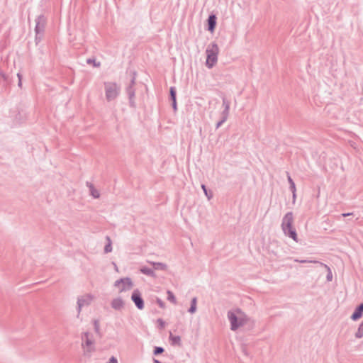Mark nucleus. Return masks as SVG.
<instances>
[{
    "label": "nucleus",
    "mask_w": 363,
    "mask_h": 363,
    "mask_svg": "<svg viewBox=\"0 0 363 363\" xmlns=\"http://www.w3.org/2000/svg\"><path fill=\"white\" fill-rule=\"evenodd\" d=\"M93 298V296L90 294H86L79 298L78 299L79 310L80 311L83 306L89 305Z\"/></svg>",
    "instance_id": "8"
},
{
    "label": "nucleus",
    "mask_w": 363,
    "mask_h": 363,
    "mask_svg": "<svg viewBox=\"0 0 363 363\" xmlns=\"http://www.w3.org/2000/svg\"><path fill=\"white\" fill-rule=\"evenodd\" d=\"M157 303H158V304L160 305V307L164 308V303L161 301L158 300Z\"/></svg>",
    "instance_id": "22"
},
{
    "label": "nucleus",
    "mask_w": 363,
    "mask_h": 363,
    "mask_svg": "<svg viewBox=\"0 0 363 363\" xmlns=\"http://www.w3.org/2000/svg\"><path fill=\"white\" fill-rule=\"evenodd\" d=\"M106 97L108 101L113 100L116 98L118 94V89L116 84L108 82L105 84Z\"/></svg>",
    "instance_id": "5"
},
{
    "label": "nucleus",
    "mask_w": 363,
    "mask_h": 363,
    "mask_svg": "<svg viewBox=\"0 0 363 363\" xmlns=\"http://www.w3.org/2000/svg\"><path fill=\"white\" fill-rule=\"evenodd\" d=\"M228 316L233 330H235L238 328L244 325L247 321L246 315L239 309L229 311Z\"/></svg>",
    "instance_id": "1"
},
{
    "label": "nucleus",
    "mask_w": 363,
    "mask_h": 363,
    "mask_svg": "<svg viewBox=\"0 0 363 363\" xmlns=\"http://www.w3.org/2000/svg\"><path fill=\"white\" fill-rule=\"evenodd\" d=\"M206 65L208 68H212L218 61L219 48L216 44H211L208 46L206 51Z\"/></svg>",
    "instance_id": "2"
},
{
    "label": "nucleus",
    "mask_w": 363,
    "mask_h": 363,
    "mask_svg": "<svg viewBox=\"0 0 363 363\" xmlns=\"http://www.w3.org/2000/svg\"><path fill=\"white\" fill-rule=\"evenodd\" d=\"M131 298L139 309L144 308L143 300L141 298L140 293L138 290L133 291Z\"/></svg>",
    "instance_id": "7"
},
{
    "label": "nucleus",
    "mask_w": 363,
    "mask_h": 363,
    "mask_svg": "<svg viewBox=\"0 0 363 363\" xmlns=\"http://www.w3.org/2000/svg\"><path fill=\"white\" fill-rule=\"evenodd\" d=\"M196 299L194 298L192 300V304L189 309V312L193 313L196 311Z\"/></svg>",
    "instance_id": "14"
},
{
    "label": "nucleus",
    "mask_w": 363,
    "mask_h": 363,
    "mask_svg": "<svg viewBox=\"0 0 363 363\" xmlns=\"http://www.w3.org/2000/svg\"><path fill=\"white\" fill-rule=\"evenodd\" d=\"M107 240H108V244L106 245L104 250L106 252H109L111 251L112 247H111V243L110 239L108 238Z\"/></svg>",
    "instance_id": "18"
},
{
    "label": "nucleus",
    "mask_w": 363,
    "mask_h": 363,
    "mask_svg": "<svg viewBox=\"0 0 363 363\" xmlns=\"http://www.w3.org/2000/svg\"><path fill=\"white\" fill-rule=\"evenodd\" d=\"M108 363H118V360L116 357H112L110 359Z\"/></svg>",
    "instance_id": "20"
},
{
    "label": "nucleus",
    "mask_w": 363,
    "mask_h": 363,
    "mask_svg": "<svg viewBox=\"0 0 363 363\" xmlns=\"http://www.w3.org/2000/svg\"><path fill=\"white\" fill-rule=\"evenodd\" d=\"M170 339L174 344H179L180 343V337L179 336H170Z\"/></svg>",
    "instance_id": "16"
},
{
    "label": "nucleus",
    "mask_w": 363,
    "mask_h": 363,
    "mask_svg": "<svg viewBox=\"0 0 363 363\" xmlns=\"http://www.w3.org/2000/svg\"><path fill=\"white\" fill-rule=\"evenodd\" d=\"M170 94L172 99L173 101V107L174 109L177 108V104H176V91L174 87H172L170 89Z\"/></svg>",
    "instance_id": "12"
},
{
    "label": "nucleus",
    "mask_w": 363,
    "mask_h": 363,
    "mask_svg": "<svg viewBox=\"0 0 363 363\" xmlns=\"http://www.w3.org/2000/svg\"><path fill=\"white\" fill-rule=\"evenodd\" d=\"M92 194L93 196L95 197V198H98L99 194V193L97 192V191H92Z\"/></svg>",
    "instance_id": "21"
},
{
    "label": "nucleus",
    "mask_w": 363,
    "mask_h": 363,
    "mask_svg": "<svg viewBox=\"0 0 363 363\" xmlns=\"http://www.w3.org/2000/svg\"><path fill=\"white\" fill-rule=\"evenodd\" d=\"M294 221L291 213H288L283 219L282 228L286 234L290 236L294 240L297 241V235L295 230L292 228Z\"/></svg>",
    "instance_id": "4"
},
{
    "label": "nucleus",
    "mask_w": 363,
    "mask_h": 363,
    "mask_svg": "<svg viewBox=\"0 0 363 363\" xmlns=\"http://www.w3.org/2000/svg\"><path fill=\"white\" fill-rule=\"evenodd\" d=\"M132 285L130 279L128 278L121 279L115 283V286L118 288L119 292L130 289L132 288Z\"/></svg>",
    "instance_id": "6"
},
{
    "label": "nucleus",
    "mask_w": 363,
    "mask_h": 363,
    "mask_svg": "<svg viewBox=\"0 0 363 363\" xmlns=\"http://www.w3.org/2000/svg\"><path fill=\"white\" fill-rule=\"evenodd\" d=\"M363 314V303H361L351 316L353 320L359 319Z\"/></svg>",
    "instance_id": "10"
},
{
    "label": "nucleus",
    "mask_w": 363,
    "mask_h": 363,
    "mask_svg": "<svg viewBox=\"0 0 363 363\" xmlns=\"http://www.w3.org/2000/svg\"><path fill=\"white\" fill-rule=\"evenodd\" d=\"M82 347L84 356L89 357L91 354L95 350L94 339L93 336L89 333H84L82 337Z\"/></svg>",
    "instance_id": "3"
},
{
    "label": "nucleus",
    "mask_w": 363,
    "mask_h": 363,
    "mask_svg": "<svg viewBox=\"0 0 363 363\" xmlns=\"http://www.w3.org/2000/svg\"><path fill=\"white\" fill-rule=\"evenodd\" d=\"M124 301L120 297L115 298L111 301V306L116 311L122 310L124 307Z\"/></svg>",
    "instance_id": "9"
},
{
    "label": "nucleus",
    "mask_w": 363,
    "mask_h": 363,
    "mask_svg": "<svg viewBox=\"0 0 363 363\" xmlns=\"http://www.w3.org/2000/svg\"><path fill=\"white\" fill-rule=\"evenodd\" d=\"M202 189H203V191H205V194H207L206 193V187L204 185H202Z\"/></svg>",
    "instance_id": "23"
},
{
    "label": "nucleus",
    "mask_w": 363,
    "mask_h": 363,
    "mask_svg": "<svg viewBox=\"0 0 363 363\" xmlns=\"http://www.w3.org/2000/svg\"><path fill=\"white\" fill-rule=\"evenodd\" d=\"M288 179H289V182L291 184V191H292V192L294 194V196H295L296 187H295L294 182H293V180L291 179V178L290 177H289Z\"/></svg>",
    "instance_id": "17"
},
{
    "label": "nucleus",
    "mask_w": 363,
    "mask_h": 363,
    "mask_svg": "<svg viewBox=\"0 0 363 363\" xmlns=\"http://www.w3.org/2000/svg\"><path fill=\"white\" fill-rule=\"evenodd\" d=\"M167 299L174 304L177 303L176 298H175L174 295L170 291H167Z\"/></svg>",
    "instance_id": "13"
},
{
    "label": "nucleus",
    "mask_w": 363,
    "mask_h": 363,
    "mask_svg": "<svg viewBox=\"0 0 363 363\" xmlns=\"http://www.w3.org/2000/svg\"><path fill=\"white\" fill-rule=\"evenodd\" d=\"M163 352V349L162 347H157L155 350V354H158Z\"/></svg>",
    "instance_id": "19"
},
{
    "label": "nucleus",
    "mask_w": 363,
    "mask_h": 363,
    "mask_svg": "<svg viewBox=\"0 0 363 363\" xmlns=\"http://www.w3.org/2000/svg\"><path fill=\"white\" fill-rule=\"evenodd\" d=\"M208 30L211 33H213L216 25V17L214 15H211L209 16L208 20Z\"/></svg>",
    "instance_id": "11"
},
{
    "label": "nucleus",
    "mask_w": 363,
    "mask_h": 363,
    "mask_svg": "<svg viewBox=\"0 0 363 363\" xmlns=\"http://www.w3.org/2000/svg\"><path fill=\"white\" fill-rule=\"evenodd\" d=\"M159 322H160L161 326L163 327L164 326V323L162 322V320H160Z\"/></svg>",
    "instance_id": "24"
},
{
    "label": "nucleus",
    "mask_w": 363,
    "mask_h": 363,
    "mask_svg": "<svg viewBox=\"0 0 363 363\" xmlns=\"http://www.w3.org/2000/svg\"><path fill=\"white\" fill-rule=\"evenodd\" d=\"M363 336V323L360 325L358 331L356 333L357 337H362Z\"/></svg>",
    "instance_id": "15"
}]
</instances>
